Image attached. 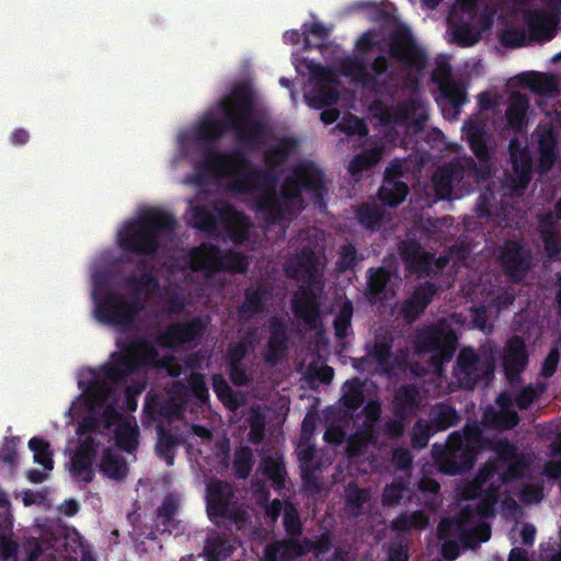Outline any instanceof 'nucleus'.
Masks as SVG:
<instances>
[{
  "label": "nucleus",
  "instance_id": "1a4fd4ad",
  "mask_svg": "<svg viewBox=\"0 0 561 561\" xmlns=\"http://www.w3.org/2000/svg\"><path fill=\"white\" fill-rule=\"evenodd\" d=\"M190 268L213 277L219 272L243 274L249 268L248 257L238 251L222 253L219 247L203 242L190 250Z\"/></svg>",
  "mask_w": 561,
  "mask_h": 561
},
{
  "label": "nucleus",
  "instance_id": "39448f33",
  "mask_svg": "<svg viewBox=\"0 0 561 561\" xmlns=\"http://www.w3.org/2000/svg\"><path fill=\"white\" fill-rule=\"evenodd\" d=\"M176 226L178 221L171 213L148 208L124 224L117 233V243L125 253L153 256L161 248L162 236L173 233Z\"/></svg>",
  "mask_w": 561,
  "mask_h": 561
},
{
  "label": "nucleus",
  "instance_id": "6e6552de",
  "mask_svg": "<svg viewBox=\"0 0 561 561\" xmlns=\"http://www.w3.org/2000/svg\"><path fill=\"white\" fill-rule=\"evenodd\" d=\"M458 345L455 330L445 319L423 325L414 337V353L419 356L431 354L430 363L436 369L451 360Z\"/></svg>",
  "mask_w": 561,
  "mask_h": 561
},
{
  "label": "nucleus",
  "instance_id": "338daca9",
  "mask_svg": "<svg viewBox=\"0 0 561 561\" xmlns=\"http://www.w3.org/2000/svg\"><path fill=\"white\" fill-rule=\"evenodd\" d=\"M541 239L545 250L549 257L553 259L561 252V241L557 238L553 230H542Z\"/></svg>",
  "mask_w": 561,
  "mask_h": 561
},
{
  "label": "nucleus",
  "instance_id": "9d476101",
  "mask_svg": "<svg viewBox=\"0 0 561 561\" xmlns=\"http://www.w3.org/2000/svg\"><path fill=\"white\" fill-rule=\"evenodd\" d=\"M494 371V362L491 357L479 355L472 347L460 350L453 375L460 388L473 390L483 379H489Z\"/></svg>",
  "mask_w": 561,
  "mask_h": 561
},
{
  "label": "nucleus",
  "instance_id": "393cba45",
  "mask_svg": "<svg viewBox=\"0 0 561 561\" xmlns=\"http://www.w3.org/2000/svg\"><path fill=\"white\" fill-rule=\"evenodd\" d=\"M420 391L415 385H401L393 396L392 412L397 417L405 420L416 413L420 408Z\"/></svg>",
  "mask_w": 561,
  "mask_h": 561
},
{
  "label": "nucleus",
  "instance_id": "c03bdc74",
  "mask_svg": "<svg viewBox=\"0 0 561 561\" xmlns=\"http://www.w3.org/2000/svg\"><path fill=\"white\" fill-rule=\"evenodd\" d=\"M381 159V149L370 148L365 149L357 153L350 162L348 171L352 174H357L363 171L369 170L371 167L377 164Z\"/></svg>",
  "mask_w": 561,
  "mask_h": 561
},
{
  "label": "nucleus",
  "instance_id": "ea45409f",
  "mask_svg": "<svg viewBox=\"0 0 561 561\" xmlns=\"http://www.w3.org/2000/svg\"><path fill=\"white\" fill-rule=\"evenodd\" d=\"M391 274L386 267H370L367 271V287L366 294L370 298H378L383 294L388 284L390 283Z\"/></svg>",
  "mask_w": 561,
  "mask_h": 561
},
{
  "label": "nucleus",
  "instance_id": "13d9d810",
  "mask_svg": "<svg viewBox=\"0 0 561 561\" xmlns=\"http://www.w3.org/2000/svg\"><path fill=\"white\" fill-rule=\"evenodd\" d=\"M342 400L344 407L351 411H356L363 405L365 401V394L362 385L357 379H355V383L352 385L350 389L343 394Z\"/></svg>",
  "mask_w": 561,
  "mask_h": 561
},
{
  "label": "nucleus",
  "instance_id": "79ce46f5",
  "mask_svg": "<svg viewBox=\"0 0 561 561\" xmlns=\"http://www.w3.org/2000/svg\"><path fill=\"white\" fill-rule=\"evenodd\" d=\"M330 31L322 24L314 22L309 25H304V50L313 48L321 49L323 42L329 37Z\"/></svg>",
  "mask_w": 561,
  "mask_h": 561
},
{
  "label": "nucleus",
  "instance_id": "6ab92c4d",
  "mask_svg": "<svg viewBox=\"0 0 561 561\" xmlns=\"http://www.w3.org/2000/svg\"><path fill=\"white\" fill-rule=\"evenodd\" d=\"M529 363V356L523 337L513 335L505 344L503 368L510 383L520 380V375Z\"/></svg>",
  "mask_w": 561,
  "mask_h": 561
},
{
  "label": "nucleus",
  "instance_id": "0e129e2a",
  "mask_svg": "<svg viewBox=\"0 0 561 561\" xmlns=\"http://www.w3.org/2000/svg\"><path fill=\"white\" fill-rule=\"evenodd\" d=\"M190 388L193 392V394L202 402L204 403L206 400H208V388L205 382V378L202 374L193 373L188 379Z\"/></svg>",
  "mask_w": 561,
  "mask_h": 561
},
{
  "label": "nucleus",
  "instance_id": "a211bd4d",
  "mask_svg": "<svg viewBox=\"0 0 561 561\" xmlns=\"http://www.w3.org/2000/svg\"><path fill=\"white\" fill-rule=\"evenodd\" d=\"M311 286L304 284L294 294L291 311L297 319L310 328H314L321 318V305L319 296Z\"/></svg>",
  "mask_w": 561,
  "mask_h": 561
},
{
  "label": "nucleus",
  "instance_id": "aec40b11",
  "mask_svg": "<svg viewBox=\"0 0 561 561\" xmlns=\"http://www.w3.org/2000/svg\"><path fill=\"white\" fill-rule=\"evenodd\" d=\"M437 291L438 287L435 283L419 284L401 305L399 313L402 319L408 323L416 321L431 305Z\"/></svg>",
  "mask_w": 561,
  "mask_h": 561
},
{
  "label": "nucleus",
  "instance_id": "8fccbe9b",
  "mask_svg": "<svg viewBox=\"0 0 561 561\" xmlns=\"http://www.w3.org/2000/svg\"><path fill=\"white\" fill-rule=\"evenodd\" d=\"M437 432L423 419H419L411 430V445L414 449L425 448L430 438Z\"/></svg>",
  "mask_w": 561,
  "mask_h": 561
},
{
  "label": "nucleus",
  "instance_id": "2f4dec72",
  "mask_svg": "<svg viewBox=\"0 0 561 561\" xmlns=\"http://www.w3.org/2000/svg\"><path fill=\"white\" fill-rule=\"evenodd\" d=\"M434 431L443 432L458 424L460 416L450 403L438 402L435 403L428 412V420H426Z\"/></svg>",
  "mask_w": 561,
  "mask_h": 561
},
{
  "label": "nucleus",
  "instance_id": "f704fd0d",
  "mask_svg": "<svg viewBox=\"0 0 561 561\" xmlns=\"http://www.w3.org/2000/svg\"><path fill=\"white\" fill-rule=\"evenodd\" d=\"M95 430L94 420H84L78 425V446L71 456H98L99 443L94 436Z\"/></svg>",
  "mask_w": 561,
  "mask_h": 561
},
{
  "label": "nucleus",
  "instance_id": "4d7b16f0",
  "mask_svg": "<svg viewBox=\"0 0 561 561\" xmlns=\"http://www.w3.org/2000/svg\"><path fill=\"white\" fill-rule=\"evenodd\" d=\"M179 444L180 440L176 436L164 427L158 426V440L156 445L158 456H169Z\"/></svg>",
  "mask_w": 561,
  "mask_h": 561
},
{
  "label": "nucleus",
  "instance_id": "c756f323",
  "mask_svg": "<svg viewBox=\"0 0 561 561\" xmlns=\"http://www.w3.org/2000/svg\"><path fill=\"white\" fill-rule=\"evenodd\" d=\"M513 175L510 176V184L515 190H526L533 178V158L530 151H523L520 154L511 157Z\"/></svg>",
  "mask_w": 561,
  "mask_h": 561
},
{
  "label": "nucleus",
  "instance_id": "7ed1b4c3",
  "mask_svg": "<svg viewBox=\"0 0 561 561\" xmlns=\"http://www.w3.org/2000/svg\"><path fill=\"white\" fill-rule=\"evenodd\" d=\"M253 107L251 87L247 83L236 85L228 96L218 102L222 117H215L211 113L204 115L193 129V139L198 144H214L229 130L251 147L261 145L270 129L263 119L253 116Z\"/></svg>",
  "mask_w": 561,
  "mask_h": 561
},
{
  "label": "nucleus",
  "instance_id": "49530a36",
  "mask_svg": "<svg viewBox=\"0 0 561 561\" xmlns=\"http://www.w3.org/2000/svg\"><path fill=\"white\" fill-rule=\"evenodd\" d=\"M214 435L213 432L204 425H193L192 432L188 436V449L194 448L196 445V453L203 455L205 451L210 450L213 446Z\"/></svg>",
  "mask_w": 561,
  "mask_h": 561
},
{
  "label": "nucleus",
  "instance_id": "5fc2aeb1",
  "mask_svg": "<svg viewBox=\"0 0 561 561\" xmlns=\"http://www.w3.org/2000/svg\"><path fill=\"white\" fill-rule=\"evenodd\" d=\"M500 42L504 47L517 48L525 46L527 43L528 35L525 28L510 27L504 30L500 36Z\"/></svg>",
  "mask_w": 561,
  "mask_h": 561
},
{
  "label": "nucleus",
  "instance_id": "58836bf2",
  "mask_svg": "<svg viewBox=\"0 0 561 561\" xmlns=\"http://www.w3.org/2000/svg\"><path fill=\"white\" fill-rule=\"evenodd\" d=\"M386 211L376 205L364 203L356 209L358 222L367 230L376 232L382 227Z\"/></svg>",
  "mask_w": 561,
  "mask_h": 561
},
{
  "label": "nucleus",
  "instance_id": "72a5a7b5",
  "mask_svg": "<svg viewBox=\"0 0 561 561\" xmlns=\"http://www.w3.org/2000/svg\"><path fill=\"white\" fill-rule=\"evenodd\" d=\"M409 194V186L402 181H394L390 178V172L385 174V180L378 190V197L382 205L389 207L399 206Z\"/></svg>",
  "mask_w": 561,
  "mask_h": 561
},
{
  "label": "nucleus",
  "instance_id": "9b49d317",
  "mask_svg": "<svg viewBox=\"0 0 561 561\" xmlns=\"http://www.w3.org/2000/svg\"><path fill=\"white\" fill-rule=\"evenodd\" d=\"M371 110L376 112L381 121L411 126L415 131L422 130L428 118L422 101L415 96H411L393 106H389L382 101H374Z\"/></svg>",
  "mask_w": 561,
  "mask_h": 561
},
{
  "label": "nucleus",
  "instance_id": "20e7f679",
  "mask_svg": "<svg viewBox=\"0 0 561 561\" xmlns=\"http://www.w3.org/2000/svg\"><path fill=\"white\" fill-rule=\"evenodd\" d=\"M493 477V472L488 470L485 473H481L477 478L474 485L468 490L465 494L466 497H482L479 511L473 513L471 510L466 507L465 512L461 513L457 522L443 520L438 527V536L442 543V551L444 557L448 559H455L458 556V547L451 540V538H459L467 547H473L476 542L473 537H477V543L486 541L490 538L489 527L480 523L481 516H486L490 513V508L494 503V500L486 488L483 484L486 480Z\"/></svg>",
  "mask_w": 561,
  "mask_h": 561
},
{
  "label": "nucleus",
  "instance_id": "a18cd8bd",
  "mask_svg": "<svg viewBox=\"0 0 561 561\" xmlns=\"http://www.w3.org/2000/svg\"><path fill=\"white\" fill-rule=\"evenodd\" d=\"M353 312L354 308L351 300H345L341 304L339 312L333 320V328L336 339L343 340L347 336L348 330L352 325Z\"/></svg>",
  "mask_w": 561,
  "mask_h": 561
},
{
  "label": "nucleus",
  "instance_id": "c9c22d12",
  "mask_svg": "<svg viewBox=\"0 0 561 561\" xmlns=\"http://www.w3.org/2000/svg\"><path fill=\"white\" fill-rule=\"evenodd\" d=\"M116 447L127 454H134L139 446V428L129 420L119 422L114 430Z\"/></svg>",
  "mask_w": 561,
  "mask_h": 561
},
{
  "label": "nucleus",
  "instance_id": "cd10ccee",
  "mask_svg": "<svg viewBox=\"0 0 561 561\" xmlns=\"http://www.w3.org/2000/svg\"><path fill=\"white\" fill-rule=\"evenodd\" d=\"M465 131L469 148L476 158L482 163H488L491 160V151L488 147L489 135L484 125L469 122L465 125Z\"/></svg>",
  "mask_w": 561,
  "mask_h": 561
},
{
  "label": "nucleus",
  "instance_id": "423d86ee",
  "mask_svg": "<svg viewBox=\"0 0 561 561\" xmlns=\"http://www.w3.org/2000/svg\"><path fill=\"white\" fill-rule=\"evenodd\" d=\"M93 300L95 319L103 324L118 328L121 332L133 330L137 317L145 307L138 296L126 297L110 287L95 288Z\"/></svg>",
  "mask_w": 561,
  "mask_h": 561
},
{
  "label": "nucleus",
  "instance_id": "603ef678",
  "mask_svg": "<svg viewBox=\"0 0 561 561\" xmlns=\"http://www.w3.org/2000/svg\"><path fill=\"white\" fill-rule=\"evenodd\" d=\"M545 390V382H538L536 387L528 385L517 393L515 403L519 410H527Z\"/></svg>",
  "mask_w": 561,
  "mask_h": 561
},
{
  "label": "nucleus",
  "instance_id": "c85d7f7f",
  "mask_svg": "<svg viewBox=\"0 0 561 561\" xmlns=\"http://www.w3.org/2000/svg\"><path fill=\"white\" fill-rule=\"evenodd\" d=\"M538 168L541 173L552 169L558 157V140L551 128H543L538 133Z\"/></svg>",
  "mask_w": 561,
  "mask_h": 561
},
{
  "label": "nucleus",
  "instance_id": "0eeeda50",
  "mask_svg": "<svg viewBox=\"0 0 561 561\" xmlns=\"http://www.w3.org/2000/svg\"><path fill=\"white\" fill-rule=\"evenodd\" d=\"M221 222L236 243L248 239L251 221L248 216L230 204H214L213 209L207 206H196L192 210L191 225L208 234H217Z\"/></svg>",
  "mask_w": 561,
  "mask_h": 561
},
{
  "label": "nucleus",
  "instance_id": "a878e982",
  "mask_svg": "<svg viewBox=\"0 0 561 561\" xmlns=\"http://www.w3.org/2000/svg\"><path fill=\"white\" fill-rule=\"evenodd\" d=\"M462 175L463 170L457 163L451 162L439 167L432 178L436 197L438 199H449L455 182H458Z\"/></svg>",
  "mask_w": 561,
  "mask_h": 561
},
{
  "label": "nucleus",
  "instance_id": "e2e57ef3",
  "mask_svg": "<svg viewBox=\"0 0 561 561\" xmlns=\"http://www.w3.org/2000/svg\"><path fill=\"white\" fill-rule=\"evenodd\" d=\"M30 451L35 457L54 456L50 442L43 436H33L27 443Z\"/></svg>",
  "mask_w": 561,
  "mask_h": 561
},
{
  "label": "nucleus",
  "instance_id": "4468645a",
  "mask_svg": "<svg viewBox=\"0 0 561 561\" xmlns=\"http://www.w3.org/2000/svg\"><path fill=\"white\" fill-rule=\"evenodd\" d=\"M308 68L314 84L309 92L305 94L307 104L316 110L334 105L339 100L337 90L331 87V84L337 82L335 71L314 62H310Z\"/></svg>",
  "mask_w": 561,
  "mask_h": 561
},
{
  "label": "nucleus",
  "instance_id": "69168bd1",
  "mask_svg": "<svg viewBox=\"0 0 561 561\" xmlns=\"http://www.w3.org/2000/svg\"><path fill=\"white\" fill-rule=\"evenodd\" d=\"M264 471L275 484L280 485L284 480V469L278 458H265Z\"/></svg>",
  "mask_w": 561,
  "mask_h": 561
},
{
  "label": "nucleus",
  "instance_id": "09e8293b",
  "mask_svg": "<svg viewBox=\"0 0 561 561\" xmlns=\"http://www.w3.org/2000/svg\"><path fill=\"white\" fill-rule=\"evenodd\" d=\"M247 422L250 427L248 440L254 445L262 443L265 437V414L259 408L252 409Z\"/></svg>",
  "mask_w": 561,
  "mask_h": 561
},
{
  "label": "nucleus",
  "instance_id": "f3484780",
  "mask_svg": "<svg viewBox=\"0 0 561 561\" xmlns=\"http://www.w3.org/2000/svg\"><path fill=\"white\" fill-rule=\"evenodd\" d=\"M284 271L288 278L316 285L319 280L318 257L309 247H302L298 253L290 256L284 264Z\"/></svg>",
  "mask_w": 561,
  "mask_h": 561
},
{
  "label": "nucleus",
  "instance_id": "f03ea898",
  "mask_svg": "<svg viewBox=\"0 0 561 561\" xmlns=\"http://www.w3.org/2000/svg\"><path fill=\"white\" fill-rule=\"evenodd\" d=\"M119 353L111 355V362L93 369L92 380L84 390L87 400L93 408H102L101 419L105 428L128 420L116 408V386H123L140 365L153 363L158 357L154 346L144 336L116 343Z\"/></svg>",
  "mask_w": 561,
  "mask_h": 561
},
{
  "label": "nucleus",
  "instance_id": "bb28decb",
  "mask_svg": "<svg viewBox=\"0 0 561 561\" xmlns=\"http://www.w3.org/2000/svg\"><path fill=\"white\" fill-rule=\"evenodd\" d=\"M298 148V141L293 136H280L276 142L263 153L267 169L276 170L282 167Z\"/></svg>",
  "mask_w": 561,
  "mask_h": 561
},
{
  "label": "nucleus",
  "instance_id": "473e14b6",
  "mask_svg": "<svg viewBox=\"0 0 561 561\" xmlns=\"http://www.w3.org/2000/svg\"><path fill=\"white\" fill-rule=\"evenodd\" d=\"M327 539H322L318 542L307 541L306 546L302 548L296 547L293 542H277L265 549V557L268 561H277L278 559L285 560L311 549L323 552L327 549Z\"/></svg>",
  "mask_w": 561,
  "mask_h": 561
},
{
  "label": "nucleus",
  "instance_id": "5701e85b",
  "mask_svg": "<svg viewBox=\"0 0 561 561\" xmlns=\"http://www.w3.org/2000/svg\"><path fill=\"white\" fill-rule=\"evenodd\" d=\"M526 32L531 42L551 41L557 33V19L554 15L542 11L533 10L525 14Z\"/></svg>",
  "mask_w": 561,
  "mask_h": 561
},
{
  "label": "nucleus",
  "instance_id": "680f3d73",
  "mask_svg": "<svg viewBox=\"0 0 561 561\" xmlns=\"http://www.w3.org/2000/svg\"><path fill=\"white\" fill-rule=\"evenodd\" d=\"M442 92L455 107L461 106L467 100L465 90L454 82L443 85Z\"/></svg>",
  "mask_w": 561,
  "mask_h": 561
},
{
  "label": "nucleus",
  "instance_id": "052dcab7",
  "mask_svg": "<svg viewBox=\"0 0 561 561\" xmlns=\"http://www.w3.org/2000/svg\"><path fill=\"white\" fill-rule=\"evenodd\" d=\"M70 472L78 480L90 481L92 479L90 458H72Z\"/></svg>",
  "mask_w": 561,
  "mask_h": 561
},
{
  "label": "nucleus",
  "instance_id": "2eb2a0df",
  "mask_svg": "<svg viewBox=\"0 0 561 561\" xmlns=\"http://www.w3.org/2000/svg\"><path fill=\"white\" fill-rule=\"evenodd\" d=\"M389 61L383 55L377 56L370 66L360 56H346L340 61L341 73L366 89L376 90L378 77L388 71Z\"/></svg>",
  "mask_w": 561,
  "mask_h": 561
},
{
  "label": "nucleus",
  "instance_id": "3c124183",
  "mask_svg": "<svg viewBox=\"0 0 561 561\" xmlns=\"http://www.w3.org/2000/svg\"><path fill=\"white\" fill-rule=\"evenodd\" d=\"M453 38L460 47H471L480 41L481 35L470 24L463 23L454 28Z\"/></svg>",
  "mask_w": 561,
  "mask_h": 561
},
{
  "label": "nucleus",
  "instance_id": "ddd939ff",
  "mask_svg": "<svg viewBox=\"0 0 561 561\" xmlns=\"http://www.w3.org/2000/svg\"><path fill=\"white\" fill-rule=\"evenodd\" d=\"M389 53L408 69L422 72L427 66L426 51L417 45L408 27H401L391 33Z\"/></svg>",
  "mask_w": 561,
  "mask_h": 561
},
{
  "label": "nucleus",
  "instance_id": "4c0bfd02",
  "mask_svg": "<svg viewBox=\"0 0 561 561\" xmlns=\"http://www.w3.org/2000/svg\"><path fill=\"white\" fill-rule=\"evenodd\" d=\"M522 84L537 95H550L559 91L554 76L541 72H529L520 77Z\"/></svg>",
  "mask_w": 561,
  "mask_h": 561
},
{
  "label": "nucleus",
  "instance_id": "864d4df0",
  "mask_svg": "<svg viewBox=\"0 0 561 561\" xmlns=\"http://www.w3.org/2000/svg\"><path fill=\"white\" fill-rule=\"evenodd\" d=\"M440 471L448 474L461 473L473 466V458H436Z\"/></svg>",
  "mask_w": 561,
  "mask_h": 561
},
{
  "label": "nucleus",
  "instance_id": "f8f14e48",
  "mask_svg": "<svg viewBox=\"0 0 561 561\" xmlns=\"http://www.w3.org/2000/svg\"><path fill=\"white\" fill-rule=\"evenodd\" d=\"M206 329L207 322L201 316L171 322L156 336V343L167 350L196 345L204 336Z\"/></svg>",
  "mask_w": 561,
  "mask_h": 561
},
{
  "label": "nucleus",
  "instance_id": "f257e3e1",
  "mask_svg": "<svg viewBox=\"0 0 561 561\" xmlns=\"http://www.w3.org/2000/svg\"><path fill=\"white\" fill-rule=\"evenodd\" d=\"M195 169L208 170L218 175L232 179L231 188L238 193H249L260 181L271 184V190L256 201V209L267 222L275 224L293 216L306 207L305 192L319 207L325 206L328 193L323 171L311 161H302L293 167L284 179L279 192L275 190L277 176L265 170L256 169L250 158L241 150L221 151L214 144L202 149V159Z\"/></svg>",
  "mask_w": 561,
  "mask_h": 561
},
{
  "label": "nucleus",
  "instance_id": "412c9836",
  "mask_svg": "<svg viewBox=\"0 0 561 561\" xmlns=\"http://www.w3.org/2000/svg\"><path fill=\"white\" fill-rule=\"evenodd\" d=\"M270 298L271 290L266 285L248 286L243 293V300L237 308L238 320L249 323L255 317L264 314L266 310L265 305Z\"/></svg>",
  "mask_w": 561,
  "mask_h": 561
},
{
  "label": "nucleus",
  "instance_id": "37998d69",
  "mask_svg": "<svg viewBox=\"0 0 561 561\" xmlns=\"http://www.w3.org/2000/svg\"><path fill=\"white\" fill-rule=\"evenodd\" d=\"M124 284L134 291L135 296L137 293H149L159 288V280L151 272L131 274L124 279Z\"/></svg>",
  "mask_w": 561,
  "mask_h": 561
},
{
  "label": "nucleus",
  "instance_id": "4be33fe9",
  "mask_svg": "<svg viewBox=\"0 0 561 561\" xmlns=\"http://www.w3.org/2000/svg\"><path fill=\"white\" fill-rule=\"evenodd\" d=\"M398 250L407 271L411 274L431 273L433 255L426 252L416 239L400 241Z\"/></svg>",
  "mask_w": 561,
  "mask_h": 561
},
{
  "label": "nucleus",
  "instance_id": "b1692460",
  "mask_svg": "<svg viewBox=\"0 0 561 561\" xmlns=\"http://www.w3.org/2000/svg\"><path fill=\"white\" fill-rule=\"evenodd\" d=\"M270 336L266 343L264 358L267 364L275 365L288 347V333L286 323L277 317L268 320Z\"/></svg>",
  "mask_w": 561,
  "mask_h": 561
},
{
  "label": "nucleus",
  "instance_id": "bf43d9fd",
  "mask_svg": "<svg viewBox=\"0 0 561 561\" xmlns=\"http://www.w3.org/2000/svg\"><path fill=\"white\" fill-rule=\"evenodd\" d=\"M102 471L110 478L122 479L127 474V467L123 458H102Z\"/></svg>",
  "mask_w": 561,
  "mask_h": 561
},
{
  "label": "nucleus",
  "instance_id": "a19ab883",
  "mask_svg": "<svg viewBox=\"0 0 561 561\" xmlns=\"http://www.w3.org/2000/svg\"><path fill=\"white\" fill-rule=\"evenodd\" d=\"M284 512V523L287 531L291 535L298 533L299 530V519L295 508L289 505L283 504L278 501H273L270 506L266 508L267 515L272 518V520L276 519L280 512Z\"/></svg>",
  "mask_w": 561,
  "mask_h": 561
},
{
  "label": "nucleus",
  "instance_id": "6e6d98bb",
  "mask_svg": "<svg viewBox=\"0 0 561 561\" xmlns=\"http://www.w3.org/2000/svg\"><path fill=\"white\" fill-rule=\"evenodd\" d=\"M359 262L357 250L354 244L341 245L339 251L337 268L340 272L353 270Z\"/></svg>",
  "mask_w": 561,
  "mask_h": 561
},
{
  "label": "nucleus",
  "instance_id": "dca6fc26",
  "mask_svg": "<svg viewBox=\"0 0 561 561\" xmlns=\"http://www.w3.org/2000/svg\"><path fill=\"white\" fill-rule=\"evenodd\" d=\"M530 252L516 240H506L499 252L497 261L507 278L518 284L530 268Z\"/></svg>",
  "mask_w": 561,
  "mask_h": 561
},
{
  "label": "nucleus",
  "instance_id": "774afa93",
  "mask_svg": "<svg viewBox=\"0 0 561 561\" xmlns=\"http://www.w3.org/2000/svg\"><path fill=\"white\" fill-rule=\"evenodd\" d=\"M559 360H560L559 351L557 348L550 350V352L548 353V355L546 356V358L542 362L540 375L543 378L552 377L557 371Z\"/></svg>",
  "mask_w": 561,
  "mask_h": 561
},
{
  "label": "nucleus",
  "instance_id": "e433bc0d",
  "mask_svg": "<svg viewBox=\"0 0 561 561\" xmlns=\"http://www.w3.org/2000/svg\"><path fill=\"white\" fill-rule=\"evenodd\" d=\"M529 108V99L522 93L511 96L510 104L505 112L507 125L515 131H519L526 123V115Z\"/></svg>",
  "mask_w": 561,
  "mask_h": 561
},
{
  "label": "nucleus",
  "instance_id": "de8ad7c7",
  "mask_svg": "<svg viewBox=\"0 0 561 561\" xmlns=\"http://www.w3.org/2000/svg\"><path fill=\"white\" fill-rule=\"evenodd\" d=\"M392 354V340L382 337L377 339L368 352V355L381 367L385 371H389L392 366L390 365V357Z\"/></svg>",
  "mask_w": 561,
  "mask_h": 561
},
{
  "label": "nucleus",
  "instance_id": "7c9ffc66",
  "mask_svg": "<svg viewBox=\"0 0 561 561\" xmlns=\"http://www.w3.org/2000/svg\"><path fill=\"white\" fill-rule=\"evenodd\" d=\"M231 495L230 485L211 481L207 488V512L210 518L222 516L226 513L228 500Z\"/></svg>",
  "mask_w": 561,
  "mask_h": 561
}]
</instances>
